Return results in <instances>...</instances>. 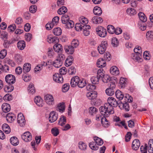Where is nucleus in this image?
<instances>
[{
	"mask_svg": "<svg viewBox=\"0 0 153 153\" xmlns=\"http://www.w3.org/2000/svg\"><path fill=\"white\" fill-rule=\"evenodd\" d=\"M2 111L5 113H7L10 110V104L7 103H4L1 106Z\"/></svg>",
	"mask_w": 153,
	"mask_h": 153,
	"instance_id": "obj_16",
	"label": "nucleus"
},
{
	"mask_svg": "<svg viewBox=\"0 0 153 153\" xmlns=\"http://www.w3.org/2000/svg\"><path fill=\"white\" fill-rule=\"evenodd\" d=\"M93 12L95 15L98 16L101 15L102 13L101 8L98 6H95L94 7Z\"/></svg>",
	"mask_w": 153,
	"mask_h": 153,
	"instance_id": "obj_24",
	"label": "nucleus"
},
{
	"mask_svg": "<svg viewBox=\"0 0 153 153\" xmlns=\"http://www.w3.org/2000/svg\"><path fill=\"white\" fill-rule=\"evenodd\" d=\"M109 87L105 90V93L108 96H112L114 94L115 91V82H111L108 84Z\"/></svg>",
	"mask_w": 153,
	"mask_h": 153,
	"instance_id": "obj_2",
	"label": "nucleus"
},
{
	"mask_svg": "<svg viewBox=\"0 0 153 153\" xmlns=\"http://www.w3.org/2000/svg\"><path fill=\"white\" fill-rule=\"evenodd\" d=\"M140 19L143 22H145L147 21V18L144 14L142 12H140L138 14Z\"/></svg>",
	"mask_w": 153,
	"mask_h": 153,
	"instance_id": "obj_37",
	"label": "nucleus"
},
{
	"mask_svg": "<svg viewBox=\"0 0 153 153\" xmlns=\"http://www.w3.org/2000/svg\"><path fill=\"white\" fill-rule=\"evenodd\" d=\"M67 11V8L65 6H62L58 10V13L60 15L64 14Z\"/></svg>",
	"mask_w": 153,
	"mask_h": 153,
	"instance_id": "obj_46",
	"label": "nucleus"
},
{
	"mask_svg": "<svg viewBox=\"0 0 153 153\" xmlns=\"http://www.w3.org/2000/svg\"><path fill=\"white\" fill-rule=\"evenodd\" d=\"M79 44V41L76 39H74L71 43V45L75 48L78 46Z\"/></svg>",
	"mask_w": 153,
	"mask_h": 153,
	"instance_id": "obj_61",
	"label": "nucleus"
},
{
	"mask_svg": "<svg viewBox=\"0 0 153 153\" xmlns=\"http://www.w3.org/2000/svg\"><path fill=\"white\" fill-rule=\"evenodd\" d=\"M17 121L21 126H23L25 125L26 121L24 116L22 113H20L18 114Z\"/></svg>",
	"mask_w": 153,
	"mask_h": 153,
	"instance_id": "obj_5",
	"label": "nucleus"
},
{
	"mask_svg": "<svg viewBox=\"0 0 153 153\" xmlns=\"http://www.w3.org/2000/svg\"><path fill=\"white\" fill-rule=\"evenodd\" d=\"M16 41V40L14 39V40L12 39L9 40H5L3 44L4 47L5 48H9L10 45L11 44L14 43V41Z\"/></svg>",
	"mask_w": 153,
	"mask_h": 153,
	"instance_id": "obj_14",
	"label": "nucleus"
},
{
	"mask_svg": "<svg viewBox=\"0 0 153 153\" xmlns=\"http://www.w3.org/2000/svg\"><path fill=\"white\" fill-rule=\"evenodd\" d=\"M3 131L7 134H9L10 132V129L8 125L7 124H3L2 126Z\"/></svg>",
	"mask_w": 153,
	"mask_h": 153,
	"instance_id": "obj_28",
	"label": "nucleus"
},
{
	"mask_svg": "<svg viewBox=\"0 0 153 153\" xmlns=\"http://www.w3.org/2000/svg\"><path fill=\"white\" fill-rule=\"evenodd\" d=\"M6 118L7 121H9L10 123H11L16 118V117L13 113H9L7 114Z\"/></svg>",
	"mask_w": 153,
	"mask_h": 153,
	"instance_id": "obj_25",
	"label": "nucleus"
},
{
	"mask_svg": "<svg viewBox=\"0 0 153 153\" xmlns=\"http://www.w3.org/2000/svg\"><path fill=\"white\" fill-rule=\"evenodd\" d=\"M146 37L148 40H151L153 38V32L149 31L146 34Z\"/></svg>",
	"mask_w": 153,
	"mask_h": 153,
	"instance_id": "obj_52",
	"label": "nucleus"
},
{
	"mask_svg": "<svg viewBox=\"0 0 153 153\" xmlns=\"http://www.w3.org/2000/svg\"><path fill=\"white\" fill-rule=\"evenodd\" d=\"M89 146L90 148L93 150H97L99 148V147L96 145L95 142H90L89 144Z\"/></svg>",
	"mask_w": 153,
	"mask_h": 153,
	"instance_id": "obj_49",
	"label": "nucleus"
},
{
	"mask_svg": "<svg viewBox=\"0 0 153 153\" xmlns=\"http://www.w3.org/2000/svg\"><path fill=\"white\" fill-rule=\"evenodd\" d=\"M104 71L101 69H99L98 70L97 76L99 78V79H100V78H102L103 76L105 75H104Z\"/></svg>",
	"mask_w": 153,
	"mask_h": 153,
	"instance_id": "obj_56",
	"label": "nucleus"
},
{
	"mask_svg": "<svg viewBox=\"0 0 153 153\" xmlns=\"http://www.w3.org/2000/svg\"><path fill=\"white\" fill-rule=\"evenodd\" d=\"M82 24L79 23H77L76 24L75 28V30L77 31L82 30Z\"/></svg>",
	"mask_w": 153,
	"mask_h": 153,
	"instance_id": "obj_60",
	"label": "nucleus"
},
{
	"mask_svg": "<svg viewBox=\"0 0 153 153\" xmlns=\"http://www.w3.org/2000/svg\"><path fill=\"white\" fill-rule=\"evenodd\" d=\"M97 34L101 37H105L107 35V31L102 26L98 27L96 29Z\"/></svg>",
	"mask_w": 153,
	"mask_h": 153,
	"instance_id": "obj_4",
	"label": "nucleus"
},
{
	"mask_svg": "<svg viewBox=\"0 0 153 153\" xmlns=\"http://www.w3.org/2000/svg\"><path fill=\"white\" fill-rule=\"evenodd\" d=\"M108 46V43L106 41H102L101 44L98 47V51L100 54H103L105 52Z\"/></svg>",
	"mask_w": 153,
	"mask_h": 153,
	"instance_id": "obj_3",
	"label": "nucleus"
},
{
	"mask_svg": "<svg viewBox=\"0 0 153 153\" xmlns=\"http://www.w3.org/2000/svg\"><path fill=\"white\" fill-rule=\"evenodd\" d=\"M34 102L39 107L42 106V100L39 96H37L34 98Z\"/></svg>",
	"mask_w": 153,
	"mask_h": 153,
	"instance_id": "obj_31",
	"label": "nucleus"
},
{
	"mask_svg": "<svg viewBox=\"0 0 153 153\" xmlns=\"http://www.w3.org/2000/svg\"><path fill=\"white\" fill-rule=\"evenodd\" d=\"M140 146L139 140L137 139L134 140L132 143V148L135 150H137Z\"/></svg>",
	"mask_w": 153,
	"mask_h": 153,
	"instance_id": "obj_15",
	"label": "nucleus"
},
{
	"mask_svg": "<svg viewBox=\"0 0 153 153\" xmlns=\"http://www.w3.org/2000/svg\"><path fill=\"white\" fill-rule=\"evenodd\" d=\"M58 117V114L54 111H51L49 117V121L50 123H52L55 122Z\"/></svg>",
	"mask_w": 153,
	"mask_h": 153,
	"instance_id": "obj_9",
	"label": "nucleus"
},
{
	"mask_svg": "<svg viewBox=\"0 0 153 153\" xmlns=\"http://www.w3.org/2000/svg\"><path fill=\"white\" fill-rule=\"evenodd\" d=\"M28 90L29 93L33 94L35 92V90L33 85L32 83H31L29 85Z\"/></svg>",
	"mask_w": 153,
	"mask_h": 153,
	"instance_id": "obj_42",
	"label": "nucleus"
},
{
	"mask_svg": "<svg viewBox=\"0 0 153 153\" xmlns=\"http://www.w3.org/2000/svg\"><path fill=\"white\" fill-rule=\"evenodd\" d=\"M25 42L24 40L19 41L17 43L18 48L20 50H23L25 48Z\"/></svg>",
	"mask_w": 153,
	"mask_h": 153,
	"instance_id": "obj_22",
	"label": "nucleus"
},
{
	"mask_svg": "<svg viewBox=\"0 0 153 153\" xmlns=\"http://www.w3.org/2000/svg\"><path fill=\"white\" fill-rule=\"evenodd\" d=\"M147 145L146 144L144 146H141L140 147V150L141 153H147Z\"/></svg>",
	"mask_w": 153,
	"mask_h": 153,
	"instance_id": "obj_64",
	"label": "nucleus"
},
{
	"mask_svg": "<svg viewBox=\"0 0 153 153\" xmlns=\"http://www.w3.org/2000/svg\"><path fill=\"white\" fill-rule=\"evenodd\" d=\"M110 73L114 75H117L119 74V71L118 68L116 66L112 67L110 69Z\"/></svg>",
	"mask_w": 153,
	"mask_h": 153,
	"instance_id": "obj_19",
	"label": "nucleus"
},
{
	"mask_svg": "<svg viewBox=\"0 0 153 153\" xmlns=\"http://www.w3.org/2000/svg\"><path fill=\"white\" fill-rule=\"evenodd\" d=\"M65 24L66 25L67 27L68 28H72L74 27V23L73 21L69 20L67 22V23H65Z\"/></svg>",
	"mask_w": 153,
	"mask_h": 153,
	"instance_id": "obj_55",
	"label": "nucleus"
},
{
	"mask_svg": "<svg viewBox=\"0 0 153 153\" xmlns=\"http://www.w3.org/2000/svg\"><path fill=\"white\" fill-rule=\"evenodd\" d=\"M78 147L81 150L85 151L86 149L87 146L85 143L82 142H80L79 143Z\"/></svg>",
	"mask_w": 153,
	"mask_h": 153,
	"instance_id": "obj_44",
	"label": "nucleus"
},
{
	"mask_svg": "<svg viewBox=\"0 0 153 153\" xmlns=\"http://www.w3.org/2000/svg\"><path fill=\"white\" fill-rule=\"evenodd\" d=\"M69 20V18L68 16L65 14L62 17V21L63 24L67 23V22Z\"/></svg>",
	"mask_w": 153,
	"mask_h": 153,
	"instance_id": "obj_53",
	"label": "nucleus"
},
{
	"mask_svg": "<svg viewBox=\"0 0 153 153\" xmlns=\"http://www.w3.org/2000/svg\"><path fill=\"white\" fill-rule=\"evenodd\" d=\"M80 78L77 76H76L71 79V84L72 87H74L77 85Z\"/></svg>",
	"mask_w": 153,
	"mask_h": 153,
	"instance_id": "obj_12",
	"label": "nucleus"
},
{
	"mask_svg": "<svg viewBox=\"0 0 153 153\" xmlns=\"http://www.w3.org/2000/svg\"><path fill=\"white\" fill-rule=\"evenodd\" d=\"M14 60L18 64H21L22 61V56L19 54H17L14 56Z\"/></svg>",
	"mask_w": 153,
	"mask_h": 153,
	"instance_id": "obj_33",
	"label": "nucleus"
},
{
	"mask_svg": "<svg viewBox=\"0 0 153 153\" xmlns=\"http://www.w3.org/2000/svg\"><path fill=\"white\" fill-rule=\"evenodd\" d=\"M16 28V27L15 24H13L9 25L7 28L8 31L10 32H13Z\"/></svg>",
	"mask_w": 153,
	"mask_h": 153,
	"instance_id": "obj_62",
	"label": "nucleus"
},
{
	"mask_svg": "<svg viewBox=\"0 0 153 153\" xmlns=\"http://www.w3.org/2000/svg\"><path fill=\"white\" fill-rule=\"evenodd\" d=\"M95 143H96L97 145L101 146L103 143V141L102 139L97 137H94Z\"/></svg>",
	"mask_w": 153,
	"mask_h": 153,
	"instance_id": "obj_36",
	"label": "nucleus"
},
{
	"mask_svg": "<svg viewBox=\"0 0 153 153\" xmlns=\"http://www.w3.org/2000/svg\"><path fill=\"white\" fill-rule=\"evenodd\" d=\"M22 138L25 142H28L30 141L32 139L31 134L29 131L24 133L21 136Z\"/></svg>",
	"mask_w": 153,
	"mask_h": 153,
	"instance_id": "obj_7",
	"label": "nucleus"
},
{
	"mask_svg": "<svg viewBox=\"0 0 153 153\" xmlns=\"http://www.w3.org/2000/svg\"><path fill=\"white\" fill-rule=\"evenodd\" d=\"M79 21L81 24L83 25H86L88 23V20L87 19L83 17L79 19Z\"/></svg>",
	"mask_w": 153,
	"mask_h": 153,
	"instance_id": "obj_58",
	"label": "nucleus"
},
{
	"mask_svg": "<svg viewBox=\"0 0 153 153\" xmlns=\"http://www.w3.org/2000/svg\"><path fill=\"white\" fill-rule=\"evenodd\" d=\"M115 95L117 98L119 99V100H122L124 97V94L123 93L119 90L116 91Z\"/></svg>",
	"mask_w": 153,
	"mask_h": 153,
	"instance_id": "obj_35",
	"label": "nucleus"
},
{
	"mask_svg": "<svg viewBox=\"0 0 153 153\" xmlns=\"http://www.w3.org/2000/svg\"><path fill=\"white\" fill-rule=\"evenodd\" d=\"M88 109L89 114L91 115L95 114L98 111V109L94 106L89 108Z\"/></svg>",
	"mask_w": 153,
	"mask_h": 153,
	"instance_id": "obj_41",
	"label": "nucleus"
},
{
	"mask_svg": "<svg viewBox=\"0 0 153 153\" xmlns=\"http://www.w3.org/2000/svg\"><path fill=\"white\" fill-rule=\"evenodd\" d=\"M119 41L116 38H113L112 40L111 44L114 47H117L119 45Z\"/></svg>",
	"mask_w": 153,
	"mask_h": 153,
	"instance_id": "obj_50",
	"label": "nucleus"
},
{
	"mask_svg": "<svg viewBox=\"0 0 153 153\" xmlns=\"http://www.w3.org/2000/svg\"><path fill=\"white\" fill-rule=\"evenodd\" d=\"M11 143L14 146H16L19 143L18 139L16 137H11L10 139Z\"/></svg>",
	"mask_w": 153,
	"mask_h": 153,
	"instance_id": "obj_30",
	"label": "nucleus"
},
{
	"mask_svg": "<svg viewBox=\"0 0 153 153\" xmlns=\"http://www.w3.org/2000/svg\"><path fill=\"white\" fill-rule=\"evenodd\" d=\"M87 89L88 90L91 91L95 90L96 88V86L94 84H88L87 86Z\"/></svg>",
	"mask_w": 153,
	"mask_h": 153,
	"instance_id": "obj_59",
	"label": "nucleus"
},
{
	"mask_svg": "<svg viewBox=\"0 0 153 153\" xmlns=\"http://www.w3.org/2000/svg\"><path fill=\"white\" fill-rule=\"evenodd\" d=\"M54 81L56 82L62 83L63 82V79L62 76L59 73H56L53 76Z\"/></svg>",
	"mask_w": 153,
	"mask_h": 153,
	"instance_id": "obj_10",
	"label": "nucleus"
},
{
	"mask_svg": "<svg viewBox=\"0 0 153 153\" xmlns=\"http://www.w3.org/2000/svg\"><path fill=\"white\" fill-rule=\"evenodd\" d=\"M7 55V51L5 49L2 50L0 52V58L3 59Z\"/></svg>",
	"mask_w": 153,
	"mask_h": 153,
	"instance_id": "obj_63",
	"label": "nucleus"
},
{
	"mask_svg": "<svg viewBox=\"0 0 153 153\" xmlns=\"http://www.w3.org/2000/svg\"><path fill=\"white\" fill-rule=\"evenodd\" d=\"M66 123V117L62 115L59 120L58 124L62 126H64Z\"/></svg>",
	"mask_w": 153,
	"mask_h": 153,
	"instance_id": "obj_23",
	"label": "nucleus"
},
{
	"mask_svg": "<svg viewBox=\"0 0 153 153\" xmlns=\"http://www.w3.org/2000/svg\"><path fill=\"white\" fill-rule=\"evenodd\" d=\"M127 79L121 77L120 80V86L122 88H124L126 85Z\"/></svg>",
	"mask_w": 153,
	"mask_h": 153,
	"instance_id": "obj_32",
	"label": "nucleus"
},
{
	"mask_svg": "<svg viewBox=\"0 0 153 153\" xmlns=\"http://www.w3.org/2000/svg\"><path fill=\"white\" fill-rule=\"evenodd\" d=\"M14 89L13 86L11 85V84H9L8 85L5 86L4 88V90L5 92H9L12 91Z\"/></svg>",
	"mask_w": 153,
	"mask_h": 153,
	"instance_id": "obj_39",
	"label": "nucleus"
},
{
	"mask_svg": "<svg viewBox=\"0 0 153 153\" xmlns=\"http://www.w3.org/2000/svg\"><path fill=\"white\" fill-rule=\"evenodd\" d=\"M58 38L56 36H53L52 35L48 36L47 38V41L50 43L54 42L56 43L58 41Z\"/></svg>",
	"mask_w": 153,
	"mask_h": 153,
	"instance_id": "obj_17",
	"label": "nucleus"
},
{
	"mask_svg": "<svg viewBox=\"0 0 153 153\" xmlns=\"http://www.w3.org/2000/svg\"><path fill=\"white\" fill-rule=\"evenodd\" d=\"M107 29L108 32L110 33L113 34L115 33V29L113 25H108L107 26Z\"/></svg>",
	"mask_w": 153,
	"mask_h": 153,
	"instance_id": "obj_45",
	"label": "nucleus"
},
{
	"mask_svg": "<svg viewBox=\"0 0 153 153\" xmlns=\"http://www.w3.org/2000/svg\"><path fill=\"white\" fill-rule=\"evenodd\" d=\"M62 64V62L57 59L53 62V65L55 67L59 68L61 67Z\"/></svg>",
	"mask_w": 153,
	"mask_h": 153,
	"instance_id": "obj_38",
	"label": "nucleus"
},
{
	"mask_svg": "<svg viewBox=\"0 0 153 153\" xmlns=\"http://www.w3.org/2000/svg\"><path fill=\"white\" fill-rule=\"evenodd\" d=\"M76 72V69L74 66H71L68 69V73L69 74L73 75L75 74Z\"/></svg>",
	"mask_w": 153,
	"mask_h": 153,
	"instance_id": "obj_48",
	"label": "nucleus"
},
{
	"mask_svg": "<svg viewBox=\"0 0 153 153\" xmlns=\"http://www.w3.org/2000/svg\"><path fill=\"white\" fill-rule=\"evenodd\" d=\"M107 102V103H105L103 106H101L99 108L101 114H104L105 116H108L114 114L113 107H116L119 104L115 99L112 97L108 98Z\"/></svg>",
	"mask_w": 153,
	"mask_h": 153,
	"instance_id": "obj_1",
	"label": "nucleus"
},
{
	"mask_svg": "<svg viewBox=\"0 0 153 153\" xmlns=\"http://www.w3.org/2000/svg\"><path fill=\"white\" fill-rule=\"evenodd\" d=\"M97 67L99 68L104 67L106 66V62L102 58L99 59L97 63Z\"/></svg>",
	"mask_w": 153,
	"mask_h": 153,
	"instance_id": "obj_18",
	"label": "nucleus"
},
{
	"mask_svg": "<svg viewBox=\"0 0 153 153\" xmlns=\"http://www.w3.org/2000/svg\"><path fill=\"white\" fill-rule=\"evenodd\" d=\"M86 85V82L85 80L83 79H79L78 84L77 85L80 88H83Z\"/></svg>",
	"mask_w": 153,
	"mask_h": 153,
	"instance_id": "obj_40",
	"label": "nucleus"
},
{
	"mask_svg": "<svg viewBox=\"0 0 153 153\" xmlns=\"http://www.w3.org/2000/svg\"><path fill=\"white\" fill-rule=\"evenodd\" d=\"M102 79L103 82L105 83H108V82H110V83L111 81L114 82L111 79V78L108 75H105L102 77Z\"/></svg>",
	"mask_w": 153,
	"mask_h": 153,
	"instance_id": "obj_34",
	"label": "nucleus"
},
{
	"mask_svg": "<svg viewBox=\"0 0 153 153\" xmlns=\"http://www.w3.org/2000/svg\"><path fill=\"white\" fill-rule=\"evenodd\" d=\"M92 21L94 24H99L102 22L103 20L101 17L97 16L92 18Z\"/></svg>",
	"mask_w": 153,
	"mask_h": 153,
	"instance_id": "obj_26",
	"label": "nucleus"
},
{
	"mask_svg": "<svg viewBox=\"0 0 153 153\" xmlns=\"http://www.w3.org/2000/svg\"><path fill=\"white\" fill-rule=\"evenodd\" d=\"M74 61V58L71 56H68L65 61V65L66 67L71 65Z\"/></svg>",
	"mask_w": 153,
	"mask_h": 153,
	"instance_id": "obj_20",
	"label": "nucleus"
},
{
	"mask_svg": "<svg viewBox=\"0 0 153 153\" xmlns=\"http://www.w3.org/2000/svg\"><path fill=\"white\" fill-rule=\"evenodd\" d=\"M53 48L55 51L58 52H61L63 50L62 45L59 44H55L54 45Z\"/></svg>",
	"mask_w": 153,
	"mask_h": 153,
	"instance_id": "obj_29",
	"label": "nucleus"
},
{
	"mask_svg": "<svg viewBox=\"0 0 153 153\" xmlns=\"http://www.w3.org/2000/svg\"><path fill=\"white\" fill-rule=\"evenodd\" d=\"M45 100L46 102L49 105H53L54 99L53 96L50 94H47L45 96Z\"/></svg>",
	"mask_w": 153,
	"mask_h": 153,
	"instance_id": "obj_6",
	"label": "nucleus"
},
{
	"mask_svg": "<svg viewBox=\"0 0 153 153\" xmlns=\"http://www.w3.org/2000/svg\"><path fill=\"white\" fill-rule=\"evenodd\" d=\"M6 82L8 84L14 83L16 81V78L12 74H8L5 77Z\"/></svg>",
	"mask_w": 153,
	"mask_h": 153,
	"instance_id": "obj_8",
	"label": "nucleus"
},
{
	"mask_svg": "<svg viewBox=\"0 0 153 153\" xmlns=\"http://www.w3.org/2000/svg\"><path fill=\"white\" fill-rule=\"evenodd\" d=\"M99 79L97 76H93L91 78V80L93 84L94 85L98 84L99 83Z\"/></svg>",
	"mask_w": 153,
	"mask_h": 153,
	"instance_id": "obj_47",
	"label": "nucleus"
},
{
	"mask_svg": "<svg viewBox=\"0 0 153 153\" xmlns=\"http://www.w3.org/2000/svg\"><path fill=\"white\" fill-rule=\"evenodd\" d=\"M126 12L128 14L130 15H133L136 13L135 9L132 8H128L126 10Z\"/></svg>",
	"mask_w": 153,
	"mask_h": 153,
	"instance_id": "obj_54",
	"label": "nucleus"
},
{
	"mask_svg": "<svg viewBox=\"0 0 153 153\" xmlns=\"http://www.w3.org/2000/svg\"><path fill=\"white\" fill-rule=\"evenodd\" d=\"M101 114L104 116V118L102 119L101 121L102 126L105 128L108 127L110 125V123L107 120L106 117H108L109 116H105L104 114Z\"/></svg>",
	"mask_w": 153,
	"mask_h": 153,
	"instance_id": "obj_13",
	"label": "nucleus"
},
{
	"mask_svg": "<svg viewBox=\"0 0 153 153\" xmlns=\"http://www.w3.org/2000/svg\"><path fill=\"white\" fill-rule=\"evenodd\" d=\"M74 48L71 45H67L64 47V49L66 52L72 54L74 52Z\"/></svg>",
	"mask_w": 153,
	"mask_h": 153,
	"instance_id": "obj_21",
	"label": "nucleus"
},
{
	"mask_svg": "<svg viewBox=\"0 0 153 153\" xmlns=\"http://www.w3.org/2000/svg\"><path fill=\"white\" fill-rule=\"evenodd\" d=\"M52 134L54 136H57L59 133V130L56 128H52L51 130Z\"/></svg>",
	"mask_w": 153,
	"mask_h": 153,
	"instance_id": "obj_57",
	"label": "nucleus"
},
{
	"mask_svg": "<svg viewBox=\"0 0 153 153\" xmlns=\"http://www.w3.org/2000/svg\"><path fill=\"white\" fill-rule=\"evenodd\" d=\"M53 33L55 35L59 36L61 35L62 33V30L60 28L56 27L53 29Z\"/></svg>",
	"mask_w": 153,
	"mask_h": 153,
	"instance_id": "obj_43",
	"label": "nucleus"
},
{
	"mask_svg": "<svg viewBox=\"0 0 153 153\" xmlns=\"http://www.w3.org/2000/svg\"><path fill=\"white\" fill-rule=\"evenodd\" d=\"M30 66V64L29 63H25L23 67V72L25 73L29 72L31 69Z\"/></svg>",
	"mask_w": 153,
	"mask_h": 153,
	"instance_id": "obj_27",
	"label": "nucleus"
},
{
	"mask_svg": "<svg viewBox=\"0 0 153 153\" xmlns=\"http://www.w3.org/2000/svg\"><path fill=\"white\" fill-rule=\"evenodd\" d=\"M65 108V103L63 102L59 103L57 106L56 109L57 111L62 113L64 112Z\"/></svg>",
	"mask_w": 153,
	"mask_h": 153,
	"instance_id": "obj_11",
	"label": "nucleus"
},
{
	"mask_svg": "<svg viewBox=\"0 0 153 153\" xmlns=\"http://www.w3.org/2000/svg\"><path fill=\"white\" fill-rule=\"evenodd\" d=\"M147 147L152 148V150H149V153H153V140L150 139L149 140L148 145L147 146Z\"/></svg>",
	"mask_w": 153,
	"mask_h": 153,
	"instance_id": "obj_51",
	"label": "nucleus"
}]
</instances>
